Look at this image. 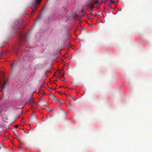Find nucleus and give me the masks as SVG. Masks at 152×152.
<instances>
[{
	"label": "nucleus",
	"mask_w": 152,
	"mask_h": 152,
	"mask_svg": "<svg viewBox=\"0 0 152 152\" xmlns=\"http://www.w3.org/2000/svg\"><path fill=\"white\" fill-rule=\"evenodd\" d=\"M23 20H18L16 21V24L13 26V28L16 29L19 28L21 25L22 22Z\"/></svg>",
	"instance_id": "nucleus-1"
},
{
	"label": "nucleus",
	"mask_w": 152,
	"mask_h": 152,
	"mask_svg": "<svg viewBox=\"0 0 152 152\" xmlns=\"http://www.w3.org/2000/svg\"><path fill=\"white\" fill-rule=\"evenodd\" d=\"M19 39L20 41L24 40L26 39V36L22 33H21L20 34Z\"/></svg>",
	"instance_id": "nucleus-2"
},
{
	"label": "nucleus",
	"mask_w": 152,
	"mask_h": 152,
	"mask_svg": "<svg viewBox=\"0 0 152 152\" xmlns=\"http://www.w3.org/2000/svg\"><path fill=\"white\" fill-rule=\"evenodd\" d=\"M88 6L89 9L92 11H93L94 10L93 8L94 7V4L91 3L88 4Z\"/></svg>",
	"instance_id": "nucleus-3"
},
{
	"label": "nucleus",
	"mask_w": 152,
	"mask_h": 152,
	"mask_svg": "<svg viewBox=\"0 0 152 152\" xmlns=\"http://www.w3.org/2000/svg\"><path fill=\"white\" fill-rule=\"evenodd\" d=\"M34 99L32 98L29 99V100L28 101L27 103L29 104H31L34 103Z\"/></svg>",
	"instance_id": "nucleus-4"
},
{
	"label": "nucleus",
	"mask_w": 152,
	"mask_h": 152,
	"mask_svg": "<svg viewBox=\"0 0 152 152\" xmlns=\"http://www.w3.org/2000/svg\"><path fill=\"white\" fill-rule=\"evenodd\" d=\"M11 68L12 69H14L17 66L15 62H14L10 64Z\"/></svg>",
	"instance_id": "nucleus-5"
},
{
	"label": "nucleus",
	"mask_w": 152,
	"mask_h": 152,
	"mask_svg": "<svg viewBox=\"0 0 152 152\" xmlns=\"http://www.w3.org/2000/svg\"><path fill=\"white\" fill-rule=\"evenodd\" d=\"M9 79H8L5 81H4L3 83V84L2 85V89H3L5 87V85L6 84V83H7V82L9 81Z\"/></svg>",
	"instance_id": "nucleus-6"
},
{
	"label": "nucleus",
	"mask_w": 152,
	"mask_h": 152,
	"mask_svg": "<svg viewBox=\"0 0 152 152\" xmlns=\"http://www.w3.org/2000/svg\"><path fill=\"white\" fill-rule=\"evenodd\" d=\"M50 96L52 99L55 100H56V97L54 96L53 94H50Z\"/></svg>",
	"instance_id": "nucleus-7"
},
{
	"label": "nucleus",
	"mask_w": 152,
	"mask_h": 152,
	"mask_svg": "<svg viewBox=\"0 0 152 152\" xmlns=\"http://www.w3.org/2000/svg\"><path fill=\"white\" fill-rule=\"evenodd\" d=\"M31 118L32 120L34 121L36 119L37 117L33 115L32 116Z\"/></svg>",
	"instance_id": "nucleus-8"
},
{
	"label": "nucleus",
	"mask_w": 152,
	"mask_h": 152,
	"mask_svg": "<svg viewBox=\"0 0 152 152\" xmlns=\"http://www.w3.org/2000/svg\"><path fill=\"white\" fill-rule=\"evenodd\" d=\"M41 1V0H36V2L35 3V4H39L40 3Z\"/></svg>",
	"instance_id": "nucleus-9"
},
{
	"label": "nucleus",
	"mask_w": 152,
	"mask_h": 152,
	"mask_svg": "<svg viewBox=\"0 0 152 152\" xmlns=\"http://www.w3.org/2000/svg\"><path fill=\"white\" fill-rule=\"evenodd\" d=\"M98 3V0H94V1L93 2V4H96Z\"/></svg>",
	"instance_id": "nucleus-10"
},
{
	"label": "nucleus",
	"mask_w": 152,
	"mask_h": 152,
	"mask_svg": "<svg viewBox=\"0 0 152 152\" xmlns=\"http://www.w3.org/2000/svg\"><path fill=\"white\" fill-rule=\"evenodd\" d=\"M69 106H68L67 105H66V106H67V107H68L71 110L72 109L71 106V104L70 103V102H69Z\"/></svg>",
	"instance_id": "nucleus-11"
},
{
	"label": "nucleus",
	"mask_w": 152,
	"mask_h": 152,
	"mask_svg": "<svg viewBox=\"0 0 152 152\" xmlns=\"http://www.w3.org/2000/svg\"><path fill=\"white\" fill-rule=\"evenodd\" d=\"M63 70H61V71H59V74H61L63 73Z\"/></svg>",
	"instance_id": "nucleus-12"
},
{
	"label": "nucleus",
	"mask_w": 152,
	"mask_h": 152,
	"mask_svg": "<svg viewBox=\"0 0 152 152\" xmlns=\"http://www.w3.org/2000/svg\"><path fill=\"white\" fill-rule=\"evenodd\" d=\"M2 55V53L1 52H0V58L1 57Z\"/></svg>",
	"instance_id": "nucleus-13"
},
{
	"label": "nucleus",
	"mask_w": 152,
	"mask_h": 152,
	"mask_svg": "<svg viewBox=\"0 0 152 152\" xmlns=\"http://www.w3.org/2000/svg\"><path fill=\"white\" fill-rule=\"evenodd\" d=\"M18 125H15V128H18Z\"/></svg>",
	"instance_id": "nucleus-14"
},
{
	"label": "nucleus",
	"mask_w": 152,
	"mask_h": 152,
	"mask_svg": "<svg viewBox=\"0 0 152 152\" xmlns=\"http://www.w3.org/2000/svg\"><path fill=\"white\" fill-rule=\"evenodd\" d=\"M64 76V75H62L61 76V77H63Z\"/></svg>",
	"instance_id": "nucleus-15"
},
{
	"label": "nucleus",
	"mask_w": 152,
	"mask_h": 152,
	"mask_svg": "<svg viewBox=\"0 0 152 152\" xmlns=\"http://www.w3.org/2000/svg\"><path fill=\"white\" fill-rule=\"evenodd\" d=\"M36 10V9H34V10H33V11H35Z\"/></svg>",
	"instance_id": "nucleus-16"
},
{
	"label": "nucleus",
	"mask_w": 152,
	"mask_h": 152,
	"mask_svg": "<svg viewBox=\"0 0 152 152\" xmlns=\"http://www.w3.org/2000/svg\"><path fill=\"white\" fill-rule=\"evenodd\" d=\"M26 49H27L26 50H27L28 51V48H26Z\"/></svg>",
	"instance_id": "nucleus-17"
},
{
	"label": "nucleus",
	"mask_w": 152,
	"mask_h": 152,
	"mask_svg": "<svg viewBox=\"0 0 152 152\" xmlns=\"http://www.w3.org/2000/svg\"><path fill=\"white\" fill-rule=\"evenodd\" d=\"M59 102H60V103H61V101L60 100V101H59Z\"/></svg>",
	"instance_id": "nucleus-18"
},
{
	"label": "nucleus",
	"mask_w": 152,
	"mask_h": 152,
	"mask_svg": "<svg viewBox=\"0 0 152 152\" xmlns=\"http://www.w3.org/2000/svg\"><path fill=\"white\" fill-rule=\"evenodd\" d=\"M82 12H83V10H82Z\"/></svg>",
	"instance_id": "nucleus-19"
},
{
	"label": "nucleus",
	"mask_w": 152,
	"mask_h": 152,
	"mask_svg": "<svg viewBox=\"0 0 152 152\" xmlns=\"http://www.w3.org/2000/svg\"><path fill=\"white\" fill-rule=\"evenodd\" d=\"M1 97H0V100H1Z\"/></svg>",
	"instance_id": "nucleus-20"
},
{
	"label": "nucleus",
	"mask_w": 152,
	"mask_h": 152,
	"mask_svg": "<svg viewBox=\"0 0 152 152\" xmlns=\"http://www.w3.org/2000/svg\"><path fill=\"white\" fill-rule=\"evenodd\" d=\"M68 96H70V95H69Z\"/></svg>",
	"instance_id": "nucleus-21"
},
{
	"label": "nucleus",
	"mask_w": 152,
	"mask_h": 152,
	"mask_svg": "<svg viewBox=\"0 0 152 152\" xmlns=\"http://www.w3.org/2000/svg\"><path fill=\"white\" fill-rule=\"evenodd\" d=\"M58 93H60V92H58Z\"/></svg>",
	"instance_id": "nucleus-22"
}]
</instances>
